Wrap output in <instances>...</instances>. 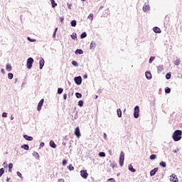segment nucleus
<instances>
[{
    "label": "nucleus",
    "instance_id": "obj_1",
    "mask_svg": "<svg viewBox=\"0 0 182 182\" xmlns=\"http://www.w3.org/2000/svg\"><path fill=\"white\" fill-rule=\"evenodd\" d=\"M181 134H182L181 130H179V129L176 130L172 135L173 141H180V139H181Z\"/></svg>",
    "mask_w": 182,
    "mask_h": 182
},
{
    "label": "nucleus",
    "instance_id": "obj_2",
    "mask_svg": "<svg viewBox=\"0 0 182 182\" xmlns=\"http://www.w3.org/2000/svg\"><path fill=\"white\" fill-rule=\"evenodd\" d=\"M33 61H34L33 59L31 57L27 59V63H26L27 69H32Z\"/></svg>",
    "mask_w": 182,
    "mask_h": 182
},
{
    "label": "nucleus",
    "instance_id": "obj_3",
    "mask_svg": "<svg viewBox=\"0 0 182 182\" xmlns=\"http://www.w3.org/2000/svg\"><path fill=\"white\" fill-rule=\"evenodd\" d=\"M124 164V152L121 151L120 156H119V166L121 167H123Z\"/></svg>",
    "mask_w": 182,
    "mask_h": 182
},
{
    "label": "nucleus",
    "instance_id": "obj_4",
    "mask_svg": "<svg viewBox=\"0 0 182 182\" xmlns=\"http://www.w3.org/2000/svg\"><path fill=\"white\" fill-rule=\"evenodd\" d=\"M139 113H140V107L139 106H136L134 107V117L135 119H138Z\"/></svg>",
    "mask_w": 182,
    "mask_h": 182
},
{
    "label": "nucleus",
    "instance_id": "obj_5",
    "mask_svg": "<svg viewBox=\"0 0 182 182\" xmlns=\"http://www.w3.org/2000/svg\"><path fill=\"white\" fill-rule=\"evenodd\" d=\"M75 82L76 85H82V77L77 76L74 78Z\"/></svg>",
    "mask_w": 182,
    "mask_h": 182
},
{
    "label": "nucleus",
    "instance_id": "obj_6",
    "mask_svg": "<svg viewBox=\"0 0 182 182\" xmlns=\"http://www.w3.org/2000/svg\"><path fill=\"white\" fill-rule=\"evenodd\" d=\"M43 102H45V100L41 99L38 102V107H37L38 112H41V110H42V106H43Z\"/></svg>",
    "mask_w": 182,
    "mask_h": 182
},
{
    "label": "nucleus",
    "instance_id": "obj_7",
    "mask_svg": "<svg viewBox=\"0 0 182 182\" xmlns=\"http://www.w3.org/2000/svg\"><path fill=\"white\" fill-rule=\"evenodd\" d=\"M80 176L82 177V178H87V176H89V173H87V171L86 170H82L80 171Z\"/></svg>",
    "mask_w": 182,
    "mask_h": 182
},
{
    "label": "nucleus",
    "instance_id": "obj_8",
    "mask_svg": "<svg viewBox=\"0 0 182 182\" xmlns=\"http://www.w3.org/2000/svg\"><path fill=\"white\" fill-rule=\"evenodd\" d=\"M170 181H171V182H178V178H177V176H176L175 174H172L170 176Z\"/></svg>",
    "mask_w": 182,
    "mask_h": 182
},
{
    "label": "nucleus",
    "instance_id": "obj_9",
    "mask_svg": "<svg viewBox=\"0 0 182 182\" xmlns=\"http://www.w3.org/2000/svg\"><path fill=\"white\" fill-rule=\"evenodd\" d=\"M39 65H40L39 68L41 70L43 69V66H45V60L43 58H41L39 61Z\"/></svg>",
    "mask_w": 182,
    "mask_h": 182
},
{
    "label": "nucleus",
    "instance_id": "obj_10",
    "mask_svg": "<svg viewBox=\"0 0 182 182\" xmlns=\"http://www.w3.org/2000/svg\"><path fill=\"white\" fill-rule=\"evenodd\" d=\"M75 134L77 137H80V129H79V127H77L75 129Z\"/></svg>",
    "mask_w": 182,
    "mask_h": 182
},
{
    "label": "nucleus",
    "instance_id": "obj_11",
    "mask_svg": "<svg viewBox=\"0 0 182 182\" xmlns=\"http://www.w3.org/2000/svg\"><path fill=\"white\" fill-rule=\"evenodd\" d=\"M157 171H159V168H154V169H152L150 171L151 177H153V176H154L156 174V173H157Z\"/></svg>",
    "mask_w": 182,
    "mask_h": 182
},
{
    "label": "nucleus",
    "instance_id": "obj_12",
    "mask_svg": "<svg viewBox=\"0 0 182 182\" xmlns=\"http://www.w3.org/2000/svg\"><path fill=\"white\" fill-rule=\"evenodd\" d=\"M153 31L155 32V33H161V29L157 26L154 27Z\"/></svg>",
    "mask_w": 182,
    "mask_h": 182
},
{
    "label": "nucleus",
    "instance_id": "obj_13",
    "mask_svg": "<svg viewBox=\"0 0 182 182\" xmlns=\"http://www.w3.org/2000/svg\"><path fill=\"white\" fill-rule=\"evenodd\" d=\"M142 9L144 12H147V11H150V6L144 4Z\"/></svg>",
    "mask_w": 182,
    "mask_h": 182
},
{
    "label": "nucleus",
    "instance_id": "obj_14",
    "mask_svg": "<svg viewBox=\"0 0 182 182\" xmlns=\"http://www.w3.org/2000/svg\"><path fill=\"white\" fill-rule=\"evenodd\" d=\"M23 138H24L26 140H28V141H32V140H33V137L29 136H28L27 134L23 135Z\"/></svg>",
    "mask_w": 182,
    "mask_h": 182
},
{
    "label": "nucleus",
    "instance_id": "obj_15",
    "mask_svg": "<svg viewBox=\"0 0 182 182\" xmlns=\"http://www.w3.org/2000/svg\"><path fill=\"white\" fill-rule=\"evenodd\" d=\"M145 75H146V79H148V80H150V79H151V73L150 72L146 71L145 73Z\"/></svg>",
    "mask_w": 182,
    "mask_h": 182
},
{
    "label": "nucleus",
    "instance_id": "obj_16",
    "mask_svg": "<svg viewBox=\"0 0 182 182\" xmlns=\"http://www.w3.org/2000/svg\"><path fill=\"white\" fill-rule=\"evenodd\" d=\"M156 68H157L158 73H160V72H161L162 70H164V67L163 66V65H158Z\"/></svg>",
    "mask_w": 182,
    "mask_h": 182
},
{
    "label": "nucleus",
    "instance_id": "obj_17",
    "mask_svg": "<svg viewBox=\"0 0 182 182\" xmlns=\"http://www.w3.org/2000/svg\"><path fill=\"white\" fill-rule=\"evenodd\" d=\"M96 48V43L95 41H92L90 46V49L95 50Z\"/></svg>",
    "mask_w": 182,
    "mask_h": 182
},
{
    "label": "nucleus",
    "instance_id": "obj_18",
    "mask_svg": "<svg viewBox=\"0 0 182 182\" xmlns=\"http://www.w3.org/2000/svg\"><path fill=\"white\" fill-rule=\"evenodd\" d=\"M75 55H83V50L77 49L75 52Z\"/></svg>",
    "mask_w": 182,
    "mask_h": 182
},
{
    "label": "nucleus",
    "instance_id": "obj_19",
    "mask_svg": "<svg viewBox=\"0 0 182 182\" xmlns=\"http://www.w3.org/2000/svg\"><path fill=\"white\" fill-rule=\"evenodd\" d=\"M6 69L7 72H11V70H12V66L11 65V64H6Z\"/></svg>",
    "mask_w": 182,
    "mask_h": 182
},
{
    "label": "nucleus",
    "instance_id": "obj_20",
    "mask_svg": "<svg viewBox=\"0 0 182 182\" xmlns=\"http://www.w3.org/2000/svg\"><path fill=\"white\" fill-rule=\"evenodd\" d=\"M33 156L37 160H39V154L36 151L33 152Z\"/></svg>",
    "mask_w": 182,
    "mask_h": 182
},
{
    "label": "nucleus",
    "instance_id": "obj_21",
    "mask_svg": "<svg viewBox=\"0 0 182 182\" xmlns=\"http://www.w3.org/2000/svg\"><path fill=\"white\" fill-rule=\"evenodd\" d=\"M50 146L52 147V149H56V144H55V141H50Z\"/></svg>",
    "mask_w": 182,
    "mask_h": 182
},
{
    "label": "nucleus",
    "instance_id": "obj_22",
    "mask_svg": "<svg viewBox=\"0 0 182 182\" xmlns=\"http://www.w3.org/2000/svg\"><path fill=\"white\" fill-rule=\"evenodd\" d=\"M128 168L129 171H132V173H136V170L133 168V166H132V164L129 165Z\"/></svg>",
    "mask_w": 182,
    "mask_h": 182
},
{
    "label": "nucleus",
    "instance_id": "obj_23",
    "mask_svg": "<svg viewBox=\"0 0 182 182\" xmlns=\"http://www.w3.org/2000/svg\"><path fill=\"white\" fill-rule=\"evenodd\" d=\"M70 25L71 26H73V28L76 27V25H77V22L76 21V20H73L70 22Z\"/></svg>",
    "mask_w": 182,
    "mask_h": 182
},
{
    "label": "nucleus",
    "instance_id": "obj_24",
    "mask_svg": "<svg viewBox=\"0 0 182 182\" xmlns=\"http://www.w3.org/2000/svg\"><path fill=\"white\" fill-rule=\"evenodd\" d=\"M52 8H56L58 6V4L55 2V0H50Z\"/></svg>",
    "mask_w": 182,
    "mask_h": 182
},
{
    "label": "nucleus",
    "instance_id": "obj_25",
    "mask_svg": "<svg viewBox=\"0 0 182 182\" xmlns=\"http://www.w3.org/2000/svg\"><path fill=\"white\" fill-rule=\"evenodd\" d=\"M21 149H23L24 150H29V145L28 144H23L21 146Z\"/></svg>",
    "mask_w": 182,
    "mask_h": 182
},
{
    "label": "nucleus",
    "instance_id": "obj_26",
    "mask_svg": "<svg viewBox=\"0 0 182 182\" xmlns=\"http://www.w3.org/2000/svg\"><path fill=\"white\" fill-rule=\"evenodd\" d=\"M117 113L118 117H122V109H120V108H118L117 109Z\"/></svg>",
    "mask_w": 182,
    "mask_h": 182
},
{
    "label": "nucleus",
    "instance_id": "obj_27",
    "mask_svg": "<svg viewBox=\"0 0 182 182\" xmlns=\"http://www.w3.org/2000/svg\"><path fill=\"white\" fill-rule=\"evenodd\" d=\"M180 63H181V61L180 60V59L177 58L175 61H174V65H176V66H178V65H180Z\"/></svg>",
    "mask_w": 182,
    "mask_h": 182
},
{
    "label": "nucleus",
    "instance_id": "obj_28",
    "mask_svg": "<svg viewBox=\"0 0 182 182\" xmlns=\"http://www.w3.org/2000/svg\"><path fill=\"white\" fill-rule=\"evenodd\" d=\"M86 36H87V33L86 32H83L82 33H81L80 35V38L81 39H85V38H86Z\"/></svg>",
    "mask_w": 182,
    "mask_h": 182
},
{
    "label": "nucleus",
    "instance_id": "obj_29",
    "mask_svg": "<svg viewBox=\"0 0 182 182\" xmlns=\"http://www.w3.org/2000/svg\"><path fill=\"white\" fill-rule=\"evenodd\" d=\"M156 59V57L151 56L149 60V63H153L154 60Z\"/></svg>",
    "mask_w": 182,
    "mask_h": 182
},
{
    "label": "nucleus",
    "instance_id": "obj_30",
    "mask_svg": "<svg viewBox=\"0 0 182 182\" xmlns=\"http://www.w3.org/2000/svg\"><path fill=\"white\" fill-rule=\"evenodd\" d=\"M159 166H161V167H166L167 164L165 161H161Z\"/></svg>",
    "mask_w": 182,
    "mask_h": 182
},
{
    "label": "nucleus",
    "instance_id": "obj_31",
    "mask_svg": "<svg viewBox=\"0 0 182 182\" xmlns=\"http://www.w3.org/2000/svg\"><path fill=\"white\" fill-rule=\"evenodd\" d=\"M71 38L72 39H77V35L76 34V33H73V34L71 35Z\"/></svg>",
    "mask_w": 182,
    "mask_h": 182
},
{
    "label": "nucleus",
    "instance_id": "obj_32",
    "mask_svg": "<svg viewBox=\"0 0 182 182\" xmlns=\"http://www.w3.org/2000/svg\"><path fill=\"white\" fill-rule=\"evenodd\" d=\"M8 78H9L10 80H11V79H14V74L9 73L8 74Z\"/></svg>",
    "mask_w": 182,
    "mask_h": 182
},
{
    "label": "nucleus",
    "instance_id": "obj_33",
    "mask_svg": "<svg viewBox=\"0 0 182 182\" xmlns=\"http://www.w3.org/2000/svg\"><path fill=\"white\" fill-rule=\"evenodd\" d=\"M4 173H5V169L4 168H0V177H2Z\"/></svg>",
    "mask_w": 182,
    "mask_h": 182
},
{
    "label": "nucleus",
    "instance_id": "obj_34",
    "mask_svg": "<svg viewBox=\"0 0 182 182\" xmlns=\"http://www.w3.org/2000/svg\"><path fill=\"white\" fill-rule=\"evenodd\" d=\"M68 169L70 170V171H73V170H75V167H73V166H72V164H70L68 166Z\"/></svg>",
    "mask_w": 182,
    "mask_h": 182
},
{
    "label": "nucleus",
    "instance_id": "obj_35",
    "mask_svg": "<svg viewBox=\"0 0 182 182\" xmlns=\"http://www.w3.org/2000/svg\"><path fill=\"white\" fill-rule=\"evenodd\" d=\"M75 96L77 99H80L82 98V94L79 93V92H76L75 93Z\"/></svg>",
    "mask_w": 182,
    "mask_h": 182
},
{
    "label": "nucleus",
    "instance_id": "obj_36",
    "mask_svg": "<svg viewBox=\"0 0 182 182\" xmlns=\"http://www.w3.org/2000/svg\"><path fill=\"white\" fill-rule=\"evenodd\" d=\"M99 156L100 157H106V154L105 152H100Z\"/></svg>",
    "mask_w": 182,
    "mask_h": 182
},
{
    "label": "nucleus",
    "instance_id": "obj_37",
    "mask_svg": "<svg viewBox=\"0 0 182 182\" xmlns=\"http://www.w3.org/2000/svg\"><path fill=\"white\" fill-rule=\"evenodd\" d=\"M171 74L167 73V74L166 75V79L167 80H168L171 79Z\"/></svg>",
    "mask_w": 182,
    "mask_h": 182
},
{
    "label": "nucleus",
    "instance_id": "obj_38",
    "mask_svg": "<svg viewBox=\"0 0 182 182\" xmlns=\"http://www.w3.org/2000/svg\"><path fill=\"white\" fill-rule=\"evenodd\" d=\"M93 14H90L88 16H87V19H90L91 21H93Z\"/></svg>",
    "mask_w": 182,
    "mask_h": 182
},
{
    "label": "nucleus",
    "instance_id": "obj_39",
    "mask_svg": "<svg viewBox=\"0 0 182 182\" xmlns=\"http://www.w3.org/2000/svg\"><path fill=\"white\" fill-rule=\"evenodd\" d=\"M78 106H80V107H83V100H80L78 102Z\"/></svg>",
    "mask_w": 182,
    "mask_h": 182
},
{
    "label": "nucleus",
    "instance_id": "obj_40",
    "mask_svg": "<svg viewBox=\"0 0 182 182\" xmlns=\"http://www.w3.org/2000/svg\"><path fill=\"white\" fill-rule=\"evenodd\" d=\"M72 65L73 66H76V67L79 66V64H77V62H76L75 60L72 61Z\"/></svg>",
    "mask_w": 182,
    "mask_h": 182
},
{
    "label": "nucleus",
    "instance_id": "obj_41",
    "mask_svg": "<svg viewBox=\"0 0 182 182\" xmlns=\"http://www.w3.org/2000/svg\"><path fill=\"white\" fill-rule=\"evenodd\" d=\"M149 159H150L151 160H155V159H156V154H152V155H151L150 157H149Z\"/></svg>",
    "mask_w": 182,
    "mask_h": 182
},
{
    "label": "nucleus",
    "instance_id": "obj_42",
    "mask_svg": "<svg viewBox=\"0 0 182 182\" xmlns=\"http://www.w3.org/2000/svg\"><path fill=\"white\" fill-rule=\"evenodd\" d=\"M27 39L29 42H36V40L32 39L31 37H28Z\"/></svg>",
    "mask_w": 182,
    "mask_h": 182
},
{
    "label": "nucleus",
    "instance_id": "obj_43",
    "mask_svg": "<svg viewBox=\"0 0 182 182\" xmlns=\"http://www.w3.org/2000/svg\"><path fill=\"white\" fill-rule=\"evenodd\" d=\"M107 182H116V180H114L113 178H110L108 179Z\"/></svg>",
    "mask_w": 182,
    "mask_h": 182
},
{
    "label": "nucleus",
    "instance_id": "obj_44",
    "mask_svg": "<svg viewBox=\"0 0 182 182\" xmlns=\"http://www.w3.org/2000/svg\"><path fill=\"white\" fill-rule=\"evenodd\" d=\"M2 117H8V113H6V112H3V113H2Z\"/></svg>",
    "mask_w": 182,
    "mask_h": 182
},
{
    "label": "nucleus",
    "instance_id": "obj_45",
    "mask_svg": "<svg viewBox=\"0 0 182 182\" xmlns=\"http://www.w3.org/2000/svg\"><path fill=\"white\" fill-rule=\"evenodd\" d=\"M16 174L18 177H20V178H22V173H21V172L17 171Z\"/></svg>",
    "mask_w": 182,
    "mask_h": 182
},
{
    "label": "nucleus",
    "instance_id": "obj_46",
    "mask_svg": "<svg viewBox=\"0 0 182 182\" xmlns=\"http://www.w3.org/2000/svg\"><path fill=\"white\" fill-rule=\"evenodd\" d=\"M66 164H68V161L66 159H64L63 161V166H66Z\"/></svg>",
    "mask_w": 182,
    "mask_h": 182
},
{
    "label": "nucleus",
    "instance_id": "obj_47",
    "mask_svg": "<svg viewBox=\"0 0 182 182\" xmlns=\"http://www.w3.org/2000/svg\"><path fill=\"white\" fill-rule=\"evenodd\" d=\"M165 92H171V89H170V87H166L165 88Z\"/></svg>",
    "mask_w": 182,
    "mask_h": 182
},
{
    "label": "nucleus",
    "instance_id": "obj_48",
    "mask_svg": "<svg viewBox=\"0 0 182 182\" xmlns=\"http://www.w3.org/2000/svg\"><path fill=\"white\" fill-rule=\"evenodd\" d=\"M67 5H68V9H72V4L68 3Z\"/></svg>",
    "mask_w": 182,
    "mask_h": 182
},
{
    "label": "nucleus",
    "instance_id": "obj_49",
    "mask_svg": "<svg viewBox=\"0 0 182 182\" xmlns=\"http://www.w3.org/2000/svg\"><path fill=\"white\" fill-rule=\"evenodd\" d=\"M14 167V164L12 163H10L9 164V168H12Z\"/></svg>",
    "mask_w": 182,
    "mask_h": 182
},
{
    "label": "nucleus",
    "instance_id": "obj_50",
    "mask_svg": "<svg viewBox=\"0 0 182 182\" xmlns=\"http://www.w3.org/2000/svg\"><path fill=\"white\" fill-rule=\"evenodd\" d=\"M64 18L63 17H60V21L61 23H63V21H64Z\"/></svg>",
    "mask_w": 182,
    "mask_h": 182
},
{
    "label": "nucleus",
    "instance_id": "obj_51",
    "mask_svg": "<svg viewBox=\"0 0 182 182\" xmlns=\"http://www.w3.org/2000/svg\"><path fill=\"white\" fill-rule=\"evenodd\" d=\"M63 99H64V100H66V99H68V95L67 94L63 95Z\"/></svg>",
    "mask_w": 182,
    "mask_h": 182
},
{
    "label": "nucleus",
    "instance_id": "obj_52",
    "mask_svg": "<svg viewBox=\"0 0 182 182\" xmlns=\"http://www.w3.org/2000/svg\"><path fill=\"white\" fill-rule=\"evenodd\" d=\"M58 182H65V180L63 178H59Z\"/></svg>",
    "mask_w": 182,
    "mask_h": 182
},
{
    "label": "nucleus",
    "instance_id": "obj_53",
    "mask_svg": "<svg viewBox=\"0 0 182 182\" xmlns=\"http://www.w3.org/2000/svg\"><path fill=\"white\" fill-rule=\"evenodd\" d=\"M43 146H45V143L44 142H41L40 144V147H43Z\"/></svg>",
    "mask_w": 182,
    "mask_h": 182
},
{
    "label": "nucleus",
    "instance_id": "obj_54",
    "mask_svg": "<svg viewBox=\"0 0 182 182\" xmlns=\"http://www.w3.org/2000/svg\"><path fill=\"white\" fill-rule=\"evenodd\" d=\"M53 38H56V31L53 32Z\"/></svg>",
    "mask_w": 182,
    "mask_h": 182
},
{
    "label": "nucleus",
    "instance_id": "obj_55",
    "mask_svg": "<svg viewBox=\"0 0 182 182\" xmlns=\"http://www.w3.org/2000/svg\"><path fill=\"white\" fill-rule=\"evenodd\" d=\"M58 92H63V89L60 87L58 89Z\"/></svg>",
    "mask_w": 182,
    "mask_h": 182
},
{
    "label": "nucleus",
    "instance_id": "obj_56",
    "mask_svg": "<svg viewBox=\"0 0 182 182\" xmlns=\"http://www.w3.org/2000/svg\"><path fill=\"white\" fill-rule=\"evenodd\" d=\"M104 139L106 140V139H107V135L106 134V133H104Z\"/></svg>",
    "mask_w": 182,
    "mask_h": 182
},
{
    "label": "nucleus",
    "instance_id": "obj_57",
    "mask_svg": "<svg viewBox=\"0 0 182 182\" xmlns=\"http://www.w3.org/2000/svg\"><path fill=\"white\" fill-rule=\"evenodd\" d=\"M1 73H3V75H5V70L1 69Z\"/></svg>",
    "mask_w": 182,
    "mask_h": 182
},
{
    "label": "nucleus",
    "instance_id": "obj_58",
    "mask_svg": "<svg viewBox=\"0 0 182 182\" xmlns=\"http://www.w3.org/2000/svg\"><path fill=\"white\" fill-rule=\"evenodd\" d=\"M83 78H84V79H87V75H85L83 76Z\"/></svg>",
    "mask_w": 182,
    "mask_h": 182
},
{
    "label": "nucleus",
    "instance_id": "obj_59",
    "mask_svg": "<svg viewBox=\"0 0 182 182\" xmlns=\"http://www.w3.org/2000/svg\"><path fill=\"white\" fill-rule=\"evenodd\" d=\"M9 180H11V178L7 177V178H6V181H7V182H9Z\"/></svg>",
    "mask_w": 182,
    "mask_h": 182
},
{
    "label": "nucleus",
    "instance_id": "obj_60",
    "mask_svg": "<svg viewBox=\"0 0 182 182\" xmlns=\"http://www.w3.org/2000/svg\"><path fill=\"white\" fill-rule=\"evenodd\" d=\"M12 171V168H9V172L11 173Z\"/></svg>",
    "mask_w": 182,
    "mask_h": 182
},
{
    "label": "nucleus",
    "instance_id": "obj_61",
    "mask_svg": "<svg viewBox=\"0 0 182 182\" xmlns=\"http://www.w3.org/2000/svg\"><path fill=\"white\" fill-rule=\"evenodd\" d=\"M54 32H55V33H57V32H58V28H55Z\"/></svg>",
    "mask_w": 182,
    "mask_h": 182
},
{
    "label": "nucleus",
    "instance_id": "obj_62",
    "mask_svg": "<svg viewBox=\"0 0 182 182\" xmlns=\"http://www.w3.org/2000/svg\"><path fill=\"white\" fill-rule=\"evenodd\" d=\"M62 144L63 146H66V142H63Z\"/></svg>",
    "mask_w": 182,
    "mask_h": 182
},
{
    "label": "nucleus",
    "instance_id": "obj_63",
    "mask_svg": "<svg viewBox=\"0 0 182 182\" xmlns=\"http://www.w3.org/2000/svg\"><path fill=\"white\" fill-rule=\"evenodd\" d=\"M98 96L95 95V97H94V99H97Z\"/></svg>",
    "mask_w": 182,
    "mask_h": 182
},
{
    "label": "nucleus",
    "instance_id": "obj_64",
    "mask_svg": "<svg viewBox=\"0 0 182 182\" xmlns=\"http://www.w3.org/2000/svg\"><path fill=\"white\" fill-rule=\"evenodd\" d=\"M11 120H14V117L13 116L11 117Z\"/></svg>",
    "mask_w": 182,
    "mask_h": 182
}]
</instances>
